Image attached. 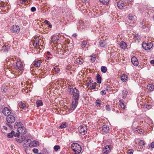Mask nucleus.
I'll return each instance as SVG.
<instances>
[{"label":"nucleus","instance_id":"4d7b16f0","mask_svg":"<svg viewBox=\"0 0 154 154\" xmlns=\"http://www.w3.org/2000/svg\"><path fill=\"white\" fill-rule=\"evenodd\" d=\"M106 90L107 91H108L109 90V89H110V87L109 85L107 84L106 85Z\"/></svg>","mask_w":154,"mask_h":154},{"label":"nucleus","instance_id":"49530a36","mask_svg":"<svg viewBox=\"0 0 154 154\" xmlns=\"http://www.w3.org/2000/svg\"><path fill=\"white\" fill-rule=\"evenodd\" d=\"M84 23L82 21V20L80 21H79V23L78 24V26H80V27H81V26H83Z\"/></svg>","mask_w":154,"mask_h":154},{"label":"nucleus","instance_id":"58836bf2","mask_svg":"<svg viewBox=\"0 0 154 154\" xmlns=\"http://www.w3.org/2000/svg\"><path fill=\"white\" fill-rule=\"evenodd\" d=\"M87 44V42L85 40H84L82 42L81 47L82 48H85L86 47Z\"/></svg>","mask_w":154,"mask_h":154},{"label":"nucleus","instance_id":"09e8293b","mask_svg":"<svg viewBox=\"0 0 154 154\" xmlns=\"http://www.w3.org/2000/svg\"><path fill=\"white\" fill-rule=\"evenodd\" d=\"M33 152L35 154L37 153L38 151V149L36 148H34L32 150Z\"/></svg>","mask_w":154,"mask_h":154},{"label":"nucleus","instance_id":"39448f33","mask_svg":"<svg viewBox=\"0 0 154 154\" xmlns=\"http://www.w3.org/2000/svg\"><path fill=\"white\" fill-rule=\"evenodd\" d=\"M87 128L85 125H81L79 128V132L82 135H85L87 133Z\"/></svg>","mask_w":154,"mask_h":154},{"label":"nucleus","instance_id":"72a5a7b5","mask_svg":"<svg viewBox=\"0 0 154 154\" xmlns=\"http://www.w3.org/2000/svg\"><path fill=\"white\" fill-rule=\"evenodd\" d=\"M109 0H99V1L103 4H107L109 2Z\"/></svg>","mask_w":154,"mask_h":154},{"label":"nucleus","instance_id":"f257e3e1","mask_svg":"<svg viewBox=\"0 0 154 154\" xmlns=\"http://www.w3.org/2000/svg\"><path fill=\"white\" fill-rule=\"evenodd\" d=\"M71 148L76 154H79L82 150L81 146L77 143H73L71 145Z\"/></svg>","mask_w":154,"mask_h":154},{"label":"nucleus","instance_id":"37998d69","mask_svg":"<svg viewBox=\"0 0 154 154\" xmlns=\"http://www.w3.org/2000/svg\"><path fill=\"white\" fill-rule=\"evenodd\" d=\"M60 148V147L59 145H55L54 147V150L56 151Z\"/></svg>","mask_w":154,"mask_h":154},{"label":"nucleus","instance_id":"2eb2a0df","mask_svg":"<svg viewBox=\"0 0 154 154\" xmlns=\"http://www.w3.org/2000/svg\"><path fill=\"white\" fill-rule=\"evenodd\" d=\"M99 44L101 47L104 48H105L106 45V42L104 40H100Z\"/></svg>","mask_w":154,"mask_h":154},{"label":"nucleus","instance_id":"c756f323","mask_svg":"<svg viewBox=\"0 0 154 154\" xmlns=\"http://www.w3.org/2000/svg\"><path fill=\"white\" fill-rule=\"evenodd\" d=\"M134 130L135 132L138 133L140 134H141L143 133V130L141 129H139L136 128Z\"/></svg>","mask_w":154,"mask_h":154},{"label":"nucleus","instance_id":"5701e85b","mask_svg":"<svg viewBox=\"0 0 154 154\" xmlns=\"http://www.w3.org/2000/svg\"><path fill=\"white\" fill-rule=\"evenodd\" d=\"M96 79L98 83L100 84L101 83L102 78L99 74H97L96 76Z\"/></svg>","mask_w":154,"mask_h":154},{"label":"nucleus","instance_id":"20e7f679","mask_svg":"<svg viewBox=\"0 0 154 154\" xmlns=\"http://www.w3.org/2000/svg\"><path fill=\"white\" fill-rule=\"evenodd\" d=\"M10 30L12 32L17 33L19 32L20 29L18 25H14L11 26Z\"/></svg>","mask_w":154,"mask_h":154},{"label":"nucleus","instance_id":"de8ad7c7","mask_svg":"<svg viewBox=\"0 0 154 154\" xmlns=\"http://www.w3.org/2000/svg\"><path fill=\"white\" fill-rule=\"evenodd\" d=\"M68 89L69 90V91H68L69 93L70 94L71 93H73V88H68Z\"/></svg>","mask_w":154,"mask_h":154},{"label":"nucleus","instance_id":"8fccbe9b","mask_svg":"<svg viewBox=\"0 0 154 154\" xmlns=\"http://www.w3.org/2000/svg\"><path fill=\"white\" fill-rule=\"evenodd\" d=\"M20 133H19V132H17L16 133V134H14V136L15 137H18L20 135Z\"/></svg>","mask_w":154,"mask_h":154},{"label":"nucleus","instance_id":"4be33fe9","mask_svg":"<svg viewBox=\"0 0 154 154\" xmlns=\"http://www.w3.org/2000/svg\"><path fill=\"white\" fill-rule=\"evenodd\" d=\"M127 78L128 76L127 75L123 74L121 76V79L122 81L125 82L127 81Z\"/></svg>","mask_w":154,"mask_h":154},{"label":"nucleus","instance_id":"680f3d73","mask_svg":"<svg viewBox=\"0 0 154 154\" xmlns=\"http://www.w3.org/2000/svg\"><path fill=\"white\" fill-rule=\"evenodd\" d=\"M30 141H31V140L30 139H28L25 141V143H27L28 142H29V143H30Z\"/></svg>","mask_w":154,"mask_h":154},{"label":"nucleus","instance_id":"5fc2aeb1","mask_svg":"<svg viewBox=\"0 0 154 154\" xmlns=\"http://www.w3.org/2000/svg\"><path fill=\"white\" fill-rule=\"evenodd\" d=\"M141 24V28L142 29H145L146 27V26L145 25H143V23H140Z\"/></svg>","mask_w":154,"mask_h":154},{"label":"nucleus","instance_id":"412c9836","mask_svg":"<svg viewBox=\"0 0 154 154\" xmlns=\"http://www.w3.org/2000/svg\"><path fill=\"white\" fill-rule=\"evenodd\" d=\"M147 89L150 91H152L154 89V86L151 84L147 86Z\"/></svg>","mask_w":154,"mask_h":154},{"label":"nucleus","instance_id":"f704fd0d","mask_svg":"<svg viewBox=\"0 0 154 154\" xmlns=\"http://www.w3.org/2000/svg\"><path fill=\"white\" fill-rule=\"evenodd\" d=\"M42 154H49V152L48 150L46 148H44L42 150Z\"/></svg>","mask_w":154,"mask_h":154},{"label":"nucleus","instance_id":"864d4df0","mask_svg":"<svg viewBox=\"0 0 154 154\" xmlns=\"http://www.w3.org/2000/svg\"><path fill=\"white\" fill-rule=\"evenodd\" d=\"M100 93L102 95H103L106 94V92H105V90H103L101 91Z\"/></svg>","mask_w":154,"mask_h":154},{"label":"nucleus","instance_id":"c85d7f7f","mask_svg":"<svg viewBox=\"0 0 154 154\" xmlns=\"http://www.w3.org/2000/svg\"><path fill=\"white\" fill-rule=\"evenodd\" d=\"M9 48V46L8 45H6L5 46H4L2 48V49L5 52H6L8 51V49Z\"/></svg>","mask_w":154,"mask_h":154},{"label":"nucleus","instance_id":"a18cd8bd","mask_svg":"<svg viewBox=\"0 0 154 154\" xmlns=\"http://www.w3.org/2000/svg\"><path fill=\"white\" fill-rule=\"evenodd\" d=\"M54 69L56 73H58L60 71V69L57 67H54Z\"/></svg>","mask_w":154,"mask_h":154},{"label":"nucleus","instance_id":"9b49d317","mask_svg":"<svg viewBox=\"0 0 154 154\" xmlns=\"http://www.w3.org/2000/svg\"><path fill=\"white\" fill-rule=\"evenodd\" d=\"M131 61L134 66H137L138 65L139 63L137 59L135 57H133L131 58Z\"/></svg>","mask_w":154,"mask_h":154},{"label":"nucleus","instance_id":"f03ea898","mask_svg":"<svg viewBox=\"0 0 154 154\" xmlns=\"http://www.w3.org/2000/svg\"><path fill=\"white\" fill-rule=\"evenodd\" d=\"M6 120L7 122V125L10 128H12L13 126L10 124L13 123L15 121V117L12 115H10L7 116Z\"/></svg>","mask_w":154,"mask_h":154},{"label":"nucleus","instance_id":"c03bdc74","mask_svg":"<svg viewBox=\"0 0 154 154\" xmlns=\"http://www.w3.org/2000/svg\"><path fill=\"white\" fill-rule=\"evenodd\" d=\"M15 140L17 142L19 143H21L23 142L22 141L21 139L20 138H19L18 137L16 138H15Z\"/></svg>","mask_w":154,"mask_h":154},{"label":"nucleus","instance_id":"e2e57ef3","mask_svg":"<svg viewBox=\"0 0 154 154\" xmlns=\"http://www.w3.org/2000/svg\"><path fill=\"white\" fill-rule=\"evenodd\" d=\"M133 150L131 149L130 150H129L128 152V154H133Z\"/></svg>","mask_w":154,"mask_h":154},{"label":"nucleus","instance_id":"603ef678","mask_svg":"<svg viewBox=\"0 0 154 154\" xmlns=\"http://www.w3.org/2000/svg\"><path fill=\"white\" fill-rule=\"evenodd\" d=\"M106 109L107 111H110V106L109 105H107L106 106Z\"/></svg>","mask_w":154,"mask_h":154},{"label":"nucleus","instance_id":"79ce46f5","mask_svg":"<svg viewBox=\"0 0 154 154\" xmlns=\"http://www.w3.org/2000/svg\"><path fill=\"white\" fill-rule=\"evenodd\" d=\"M5 2L2 1H0V7L4 8L6 6Z\"/></svg>","mask_w":154,"mask_h":154},{"label":"nucleus","instance_id":"dca6fc26","mask_svg":"<svg viewBox=\"0 0 154 154\" xmlns=\"http://www.w3.org/2000/svg\"><path fill=\"white\" fill-rule=\"evenodd\" d=\"M117 6L120 9H122L124 8V3L122 1H119L117 3Z\"/></svg>","mask_w":154,"mask_h":154},{"label":"nucleus","instance_id":"13d9d810","mask_svg":"<svg viewBox=\"0 0 154 154\" xmlns=\"http://www.w3.org/2000/svg\"><path fill=\"white\" fill-rule=\"evenodd\" d=\"M149 147H150L152 149H153L154 147V142H152L151 143L150 145H149Z\"/></svg>","mask_w":154,"mask_h":154},{"label":"nucleus","instance_id":"a211bd4d","mask_svg":"<svg viewBox=\"0 0 154 154\" xmlns=\"http://www.w3.org/2000/svg\"><path fill=\"white\" fill-rule=\"evenodd\" d=\"M41 63V61L40 60H38L34 61L33 63V64L36 67H38L40 66Z\"/></svg>","mask_w":154,"mask_h":154},{"label":"nucleus","instance_id":"bb28decb","mask_svg":"<svg viewBox=\"0 0 154 154\" xmlns=\"http://www.w3.org/2000/svg\"><path fill=\"white\" fill-rule=\"evenodd\" d=\"M37 105V107H39V106H42L43 105V102L41 100H37L36 103Z\"/></svg>","mask_w":154,"mask_h":154},{"label":"nucleus","instance_id":"aec40b11","mask_svg":"<svg viewBox=\"0 0 154 154\" xmlns=\"http://www.w3.org/2000/svg\"><path fill=\"white\" fill-rule=\"evenodd\" d=\"M142 46L143 49L145 50H149L150 49V47H148V43H143Z\"/></svg>","mask_w":154,"mask_h":154},{"label":"nucleus","instance_id":"2f4dec72","mask_svg":"<svg viewBox=\"0 0 154 154\" xmlns=\"http://www.w3.org/2000/svg\"><path fill=\"white\" fill-rule=\"evenodd\" d=\"M101 70L102 72L105 73L106 72L107 69L105 66H102L101 67Z\"/></svg>","mask_w":154,"mask_h":154},{"label":"nucleus","instance_id":"a19ab883","mask_svg":"<svg viewBox=\"0 0 154 154\" xmlns=\"http://www.w3.org/2000/svg\"><path fill=\"white\" fill-rule=\"evenodd\" d=\"M134 15L131 14H129L128 17V19L129 20H132L134 18Z\"/></svg>","mask_w":154,"mask_h":154},{"label":"nucleus","instance_id":"69168bd1","mask_svg":"<svg viewBox=\"0 0 154 154\" xmlns=\"http://www.w3.org/2000/svg\"><path fill=\"white\" fill-rule=\"evenodd\" d=\"M89 0H82V1L84 3H86L87 2H89Z\"/></svg>","mask_w":154,"mask_h":154},{"label":"nucleus","instance_id":"1a4fd4ad","mask_svg":"<svg viewBox=\"0 0 154 154\" xmlns=\"http://www.w3.org/2000/svg\"><path fill=\"white\" fill-rule=\"evenodd\" d=\"M111 146L110 145H106L104 146L103 150V152L106 154H108L110 152Z\"/></svg>","mask_w":154,"mask_h":154},{"label":"nucleus","instance_id":"4c0bfd02","mask_svg":"<svg viewBox=\"0 0 154 154\" xmlns=\"http://www.w3.org/2000/svg\"><path fill=\"white\" fill-rule=\"evenodd\" d=\"M19 106L21 108L24 109L26 107V105L24 103L21 102L19 103Z\"/></svg>","mask_w":154,"mask_h":154},{"label":"nucleus","instance_id":"338daca9","mask_svg":"<svg viewBox=\"0 0 154 154\" xmlns=\"http://www.w3.org/2000/svg\"><path fill=\"white\" fill-rule=\"evenodd\" d=\"M150 63L153 65H154V60H153L150 61Z\"/></svg>","mask_w":154,"mask_h":154},{"label":"nucleus","instance_id":"423d86ee","mask_svg":"<svg viewBox=\"0 0 154 154\" xmlns=\"http://www.w3.org/2000/svg\"><path fill=\"white\" fill-rule=\"evenodd\" d=\"M2 112L5 116H8L11 114V111L7 107H4L2 109Z\"/></svg>","mask_w":154,"mask_h":154},{"label":"nucleus","instance_id":"f8f14e48","mask_svg":"<svg viewBox=\"0 0 154 154\" xmlns=\"http://www.w3.org/2000/svg\"><path fill=\"white\" fill-rule=\"evenodd\" d=\"M102 129L103 132L105 133H108L109 131V126L107 125H103L102 127Z\"/></svg>","mask_w":154,"mask_h":154},{"label":"nucleus","instance_id":"473e14b6","mask_svg":"<svg viewBox=\"0 0 154 154\" xmlns=\"http://www.w3.org/2000/svg\"><path fill=\"white\" fill-rule=\"evenodd\" d=\"M97 83L96 82H94L92 84L91 86L90 85V87L91 90H93L95 88V87L96 86Z\"/></svg>","mask_w":154,"mask_h":154},{"label":"nucleus","instance_id":"052dcab7","mask_svg":"<svg viewBox=\"0 0 154 154\" xmlns=\"http://www.w3.org/2000/svg\"><path fill=\"white\" fill-rule=\"evenodd\" d=\"M33 45L34 46H38L39 45V42H36V43L34 42L33 44Z\"/></svg>","mask_w":154,"mask_h":154},{"label":"nucleus","instance_id":"e433bc0d","mask_svg":"<svg viewBox=\"0 0 154 154\" xmlns=\"http://www.w3.org/2000/svg\"><path fill=\"white\" fill-rule=\"evenodd\" d=\"M83 60H81L79 58H77L76 59V61L79 64H82L83 63Z\"/></svg>","mask_w":154,"mask_h":154},{"label":"nucleus","instance_id":"a878e982","mask_svg":"<svg viewBox=\"0 0 154 154\" xmlns=\"http://www.w3.org/2000/svg\"><path fill=\"white\" fill-rule=\"evenodd\" d=\"M14 131H12L11 133L7 134V137L9 138H12L14 136Z\"/></svg>","mask_w":154,"mask_h":154},{"label":"nucleus","instance_id":"6e6552de","mask_svg":"<svg viewBox=\"0 0 154 154\" xmlns=\"http://www.w3.org/2000/svg\"><path fill=\"white\" fill-rule=\"evenodd\" d=\"M18 132L21 134H25L26 133V128L23 126L19 127L17 129Z\"/></svg>","mask_w":154,"mask_h":154},{"label":"nucleus","instance_id":"c9c22d12","mask_svg":"<svg viewBox=\"0 0 154 154\" xmlns=\"http://www.w3.org/2000/svg\"><path fill=\"white\" fill-rule=\"evenodd\" d=\"M101 101L100 99H97L96 101V106H99L101 104Z\"/></svg>","mask_w":154,"mask_h":154},{"label":"nucleus","instance_id":"6e6d98bb","mask_svg":"<svg viewBox=\"0 0 154 154\" xmlns=\"http://www.w3.org/2000/svg\"><path fill=\"white\" fill-rule=\"evenodd\" d=\"M28 0H19L20 2L22 4H23L26 2Z\"/></svg>","mask_w":154,"mask_h":154},{"label":"nucleus","instance_id":"9d476101","mask_svg":"<svg viewBox=\"0 0 154 154\" xmlns=\"http://www.w3.org/2000/svg\"><path fill=\"white\" fill-rule=\"evenodd\" d=\"M59 39V36L57 35H54L51 37V42L54 44L56 43Z\"/></svg>","mask_w":154,"mask_h":154},{"label":"nucleus","instance_id":"f3484780","mask_svg":"<svg viewBox=\"0 0 154 154\" xmlns=\"http://www.w3.org/2000/svg\"><path fill=\"white\" fill-rule=\"evenodd\" d=\"M120 47L123 49H125L127 46L126 43L122 41L120 43Z\"/></svg>","mask_w":154,"mask_h":154},{"label":"nucleus","instance_id":"393cba45","mask_svg":"<svg viewBox=\"0 0 154 154\" xmlns=\"http://www.w3.org/2000/svg\"><path fill=\"white\" fill-rule=\"evenodd\" d=\"M16 64L17 67L18 69L21 68L23 66V63L20 61H17V62L16 63Z\"/></svg>","mask_w":154,"mask_h":154},{"label":"nucleus","instance_id":"4468645a","mask_svg":"<svg viewBox=\"0 0 154 154\" xmlns=\"http://www.w3.org/2000/svg\"><path fill=\"white\" fill-rule=\"evenodd\" d=\"M119 103L121 107L123 109H125L126 107V105L125 104V102L124 100H121L119 101Z\"/></svg>","mask_w":154,"mask_h":154},{"label":"nucleus","instance_id":"774afa93","mask_svg":"<svg viewBox=\"0 0 154 154\" xmlns=\"http://www.w3.org/2000/svg\"><path fill=\"white\" fill-rule=\"evenodd\" d=\"M77 36V35L76 33H74L72 35V36L74 38H76Z\"/></svg>","mask_w":154,"mask_h":154},{"label":"nucleus","instance_id":"b1692460","mask_svg":"<svg viewBox=\"0 0 154 154\" xmlns=\"http://www.w3.org/2000/svg\"><path fill=\"white\" fill-rule=\"evenodd\" d=\"M22 123L20 122H16L14 124V127L15 128H18V127L22 126Z\"/></svg>","mask_w":154,"mask_h":154},{"label":"nucleus","instance_id":"ea45409f","mask_svg":"<svg viewBox=\"0 0 154 154\" xmlns=\"http://www.w3.org/2000/svg\"><path fill=\"white\" fill-rule=\"evenodd\" d=\"M139 144L140 146H144L145 145L144 141L142 140H140L139 142Z\"/></svg>","mask_w":154,"mask_h":154},{"label":"nucleus","instance_id":"7c9ffc66","mask_svg":"<svg viewBox=\"0 0 154 154\" xmlns=\"http://www.w3.org/2000/svg\"><path fill=\"white\" fill-rule=\"evenodd\" d=\"M88 79H89V82L87 83H86L85 85L87 87L90 86L91 84L93 82V80L91 78H90Z\"/></svg>","mask_w":154,"mask_h":154},{"label":"nucleus","instance_id":"ddd939ff","mask_svg":"<svg viewBox=\"0 0 154 154\" xmlns=\"http://www.w3.org/2000/svg\"><path fill=\"white\" fill-rule=\"evenodd\" d=\"M78 103V100H73L72 103V109L74 110L76 107Z\"/></svg>","mask_w":154,"mask_h":154},{"label":"nucleus","instance_id":"0e129e2a","mask_svg":"<svg viewBox=\"0 0 154 154\" xmlns=\"http://www.w3.org/2000/svg\"><path fill=\"white\" fill-rule=\"evenodd\" d=\"M44 23L48 25L50 24V23L47 20H45L44 21Z\"/></svg>","mask_w":154,"mask_h":154},{"label":"nucleus","instance_id":"3c124183","mask_svg":"<svg viewBox=\"0 0 154 154\" xmlns=\"http://www.w3.org/2000/svg\"><path fill=\"white\" fill-rule=\"evenodd\" d=\"M36 8L34 7H32L31 8V11L32 12H34L36 11Z\"/></svg>","mask_w":154,"mask_h":154},{"label":"nucleus","instance_id":"bf43d9fd","mask_svg":"<svg viewBox=\"0 0 154 154\" xmlns=\"http://www.w3.org/2000/svg\"><path fill=\"white\" fill-rule=\"evenodd\" d=\"M20 138L22 140V141H23L26 139V137L23 135H22L21 137Z\"/></svg>","mask_w":154,"mask_h":154},{"label":"nucleus","instance_id":"0eeeda50","mask_svg":"<svg viewBox=\"0 0 154 154\" xmlns=\"http://www.w3.org/2000/svg\"><path fill=\"white\" fill-rule=\"evenodd\" d=\"M28 144H29V146L30 147H37L39 145V142L35 140H34L33 141H31L30 143H29Z\"/></svg>","mask_w":154,"mask_h":154},{"label":"nucleus","instance_id":"7ed1b4c3","mask_svg":"<svg viewBox=\"0 0 154 154\" xmlns=\"http://www.w3.org/2000/svg\"><path fill=\"white\" fill-rule=\"evenodd\" d=\"M73 99L75 100H78L79 98V90L76 88L73 89Z\"/></svg>","mask_w":154,"mask_h":154},{"label":"nucleus","instance_id":"cd10ccee","mask_svg":"<svg viewBox=\"0 0 154 154\" xmlns=\"http://www.w3.org/2000/svg\"><path fill=\"white\" fill-rule=\"evenodd\" d=\"M128 91L126 90H123L122 91V98H124L126 97L127 94L128 93Z\"/></svg>","mask_w":154,"mask_h":154},{"label":"nucleus","instance_id":"6ab92c4d","mask_svg":"<svg viewBox=\"0 0 154 154\" xmlns=\"http://www.w3.org/2000/svg\"><path fill=\"white\" fill-rule=\"evenodd\" d=\"M68 126V124L66 122H63L59 126V128L63 129L66 128Z\"/></svg>","mask_w":154,"mask_h":154}]
</instances>
